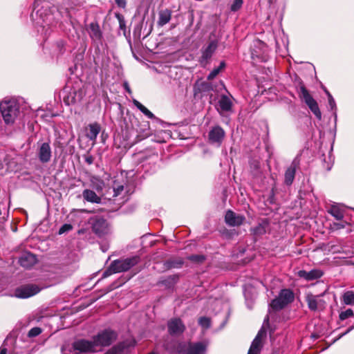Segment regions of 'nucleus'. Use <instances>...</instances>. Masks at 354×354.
<instances>
[{
    "mask_svg": "<svg viewBox=\"0 0 354 354\" xmlns=\"http://www.w3.org/2000/svg\"><path fill=\"white\" fill-rule=\"evenodd\" d=\"M55 8H50L49 3L44 0H35L33 4V11L39 17L37 21V32L44 37L50 34V25L52 24L54 17L53 12Z\"/></svg>",
    "mask_w": 354,
    "mask_h": 354,
    "instance_id": "f257e3e1",
    "label": "nucleus"
},
{
    "mask_svg": "<svg viewBox=\"0 0 354 354\" xmlns=\"http://www.w3.org/2000/svg\"><path fill=\"white\" fill-rule=\"evenodd\" d=\"M0 111L6 125L21 124L20 104L15 98H5L0 103Z\"/></svg>",
    "mask_w": 354,
    "mask_h": 354,
    "instance_id": "f03ea898",
    "label": "nucleus"
},
{
    "mask_svg": "<svg viewBox=\"0 0 354 354\" xmlns=\"http://www.w3.org/2000/svg\"><path fill=\"white\" fill-rule=\"evenodd\" d=\"M140 261L138 256H134L124 259H117L112 261L102 274L103 277H107L112 274L125 272L138 264Z\"/></svg>",
    "mask_w": 354,
    "mask_h": 354,
    "instance_id": "7ed1b4c3",
    "label": "nucleus"
},
{
    "mask_svg": "<svg viewBox=\"0 0 354 354\" xmlns=\"http://www.w3.org/2000/svg\"><path fill=\"white\" fill-rule=\"evenodd\" d=\"M116 337V333L111 329H105L100 331L93 337V340H88V342L91 344L90 353L96 352L98 346H110Z\"/></svg>",
    "mask_w": 354,
    "mask_h": 354,
    "instance_id": "20e7f679",
    "label": "nucleus"
},
{
    "mask_svg": "<svg viewBox=\"0 0 354 354\" xmlns=\"http://www.w3.org/2000/svg\"><path fill=\"white\" fill-rule=\"evenodd\" d=\"M165 349L169 352L185 354H205L207 344L203 342L196 343H178L174 348L165 345Z\"/></svg>",
    "mask_w": 354,
    "mask_h": 354,
    "instance_id": "39448f33",
    "label": "nucleus"
},
{
    "mask_svg": "<svg viewBox=\"0 0 354 354\" xmlns=\"http://www.w3.org/2000/svg\"><path fill=\"white\" fill-rule=\"evenodd\" d=\"M91 344L86 339H77L73 343H65L61 348L62 354H82L90 353Z\"/></svg>",
    "mask_w": 354,
    "mask_h": 354,
    "instance_id": "423d86ee",
    "label": "nucleus"
},
{
    "mask_svg": "<svg viewBox=\"0 0 354 354\" xmlns=\"http://www.w3.org/2000/svg\"><path fill=\"white\" fill-rule=\"evenodd\" d=\"M294 298V293L291 290L282 289L278 297L271 301L270 306L274 310H280L292 302Z\"/></svg>",
    "mask_w": 354,
    "mask_h": 354,
    "instance_id": "0eeeda50",
    "label": "nucleus"
},
{
    "mask_svg": "<svg viewBox=\"0 0 354 354\" xmlns=\"http://www.w3.org/2000/svg\"><path fill=\"white\" fill-rule=\"evenodd\" d=\"M299 97L305 102L315 117L320 120L322 119V113L318 104L304 85H301L299 88Z\"/></svg>",
    "mask_w": 354,
    "mask_h": 354,
    "instance_id": "6e6552de",
    "label": "nucleus"
},
{
    "mask_svg": "<svg viewBox=\"0 0 354 354\" xmlns=\"http://www.w3.org/2000/svg\"><path fill=\"white\" fill-rule=\"evenodd\" d=\"M37 156L42 164L50 162L52 157V149L49 142H37Z\"/></svg>",
    "mask_w": 354,
    "mask_h": 354,
    "instance_id": "1a4fd4ad",
    "label": "nucleus"
},
{
    "mask_svg": "<svg viewBox=\"0 0 354 354\" xmlns=\"http://www.w3.org/2000/svg\"><path fill=\"white\" fill-rule=\"evenodd\" d=\"M41 288L35 284H26L16 288L15 295L18 298L26 299L39 292Z\"/></svg>",
    "mask_w": 354,
    "mask_h": 354,
    "instance_id": "9d476101",
    "label": "nucleus"
},
{
    "mask_svg": "<svg viewBox=\"0 0 354 354\" xmlns=\"http://www.w3.org/2000/svg\"><path fill=\"white\" fill-rule=\"evenodd\" d=\"M92 230L95 234L102 236L109 232V225L106 219L100 216L91 218Z\"/></svg>",
    "mask_w": 354,
    "mask_h": 354,
    "instance_id": "9b49d317",
    "label": "nucleus"
},
{
    "mask_svg": "<svg viewBox=\"0 0 354 354\" xmlns=\"http://www.w3.org/2000/svg\"><path fill=\"white\" fill-rule=\"evenodd\" d=\"M225 132L220 126L213 127L208 133V139L211 145L218 147L225 138Z\"/></svg>",
    "mask_w": 354,
    "mask_h": 354,
    "instance_id": "f8f14e48",
    "label": "nucleus"
},
{
    "mask_svg": "<svg viewBox=\"0 0 354 354\" xmlns=\"http://www.w3.org/2000/svg\"><path fill=\"white\" fill-rule=\"evenodd\" d=\"M86 30L92 41L98 45L102 44V32L97 22H91L86 27Z\"/></svg>",
    "mask_w": 354,
    "mask_h": 354,
    "instance_id": "ddd939ff",
    "label": "nucleus"
},
{
    "mask_svg": "<svg viewBox=\"0 0 354 354\" xmlns=\"http://www.w3.org/2000/svg\"><path fill=\"white\" fill-rule=\"evenodd\" d=\"M234 100L232 95L230 94L221 95L218 101L217 111L220 115H223L224 113L230 112L232 109Z\"/></svg>",
    "mask_w": 354,
    "mask_h": 354,
    "instance_id": "4468645a",
    "label": "nucleus"
},
{
    "mask_svg": "<svg viewBox=\"0 0 354 354\" xmlns=\"http://www.w3.org/2000/svg\"><path fill=\"white\" fill-rule=\"evenodd\" d=\"M218 47V42L216 40L211 41L208 45L201 50L200 62L201 64H206L210 59Z\"/></svg>",
    "mask_w": 354,
    "mask_h": 354,
    "instance_id": "2eb2a0df",
    "label": "nucleus"
},
{
    "mask_svg": "<svg viewBox=\"0 0 354 354\" xmlns=\"http://www.w3.org/2000/svg\"><path fill=\"white\" fill-rule=\"evenodd\" d=\"M168 332L170 335L178 336L185 330V326L179 318H174L167 323Z\"/></svg>",
    "mask_w": 354,
    "mask_h": 354,
    "instance_id": "dca6fc26",
    "label": "nucleus"
},
{
    "mask_svg": "<svg viewBox=\"0 0 354 354\" xmlns=\"http://www.w3.org/2000/svg\"><path fill=\"white\" fill-rule=\"evenodd\" d=\"M245 218L243 215L236 214L232 210H227L225 215L226 224L231 227L239 226L243 223Z\"/></svg>",
    "mask_w": 354,
    "mask_h": 354,
    "instance_id": "f3484780",
    "label": "nucleus"
},
{
    "mask_svg": "<svg viewBox=\"0 0 354 354\" xmlns=\"http://www.w3.org/2000/svg\"><path fill=\"white\" fill-rule=\"evenodd\" d=\"M308 306L311 310L323 309L326 302L319 295H308L306 296Z\"/></svg>",
    "mask_w": 354,
    "mask_h": 354,
    "instance_id": "a211bd4d",
    "label": "nucleus"
},
{
    "mask_svg": "<svg viewBox=\"0 0 354 354\" xmlns=\"http://www.w3.org/2000/svg\"><path fill=\"white\" fill-rule=\"evenodd\" d=\"M145 127H146V129L143 130V135L142 136L138 135V132H135L133 129L129 131L128 129H127L125 130V132L123 131V134L125 133V139L132 144L137 141L136 138H138V140H141L145 137L149 136L150 135V132L149 130V124L147 123L146 124H145Z\"/></svg>",
    "mask_w": 354,
    "mask_h": 354,
    "instance_id": "6ab92c4d",
    "label": "nucleus"
},
{
    "mask_svg": "<svg viewBox=\"0 0 354 354\" xmlns=\"http://www.w3.org/2000/svg\"><path fill=\"white\" fill-rule=\"evenodd\" d=\"M20 266L25 268H30L37 262L36 256L30 252L23 253L18 261Z\"/></svg>",
    "mask_w": 354,
    "mask_h": 354,
    "instance_id": "aec40b11",
    "label": "nucleus"
},
{
    "mask_svg": "<svg viewBox=\"0 0 354 354\" xmlns=\"http://www.w3.org/2000/svg\"><path fill=\"white\" fill-rule=\"evenodd\" d=\"M266 331L263 328H261L258 332L256 337L252 341L249 350L256 353H259L261 347V339L264 336H266Z\"/></svg>",
    "mask_w": 354,
    "mask_h": 354,
    "instance_id": "412c9836",
    "label": "nucleus"
},
{
    "mask_svg": "<svg viewBox=\"0 0 354 354\" xmlns=\"http://www.w3.org/2000/svg\"><path fill=\"white\" fill-rule=\"evenodd\" d=\"M298 275L308 281L317 279L323 275V272L320 270H312L310 271L300 270L298 272Z\"/></svg>",
    "mask_w": 354,
    "mask_h": 354,
    "instance_id": "4be33fe9",
    "label": "nucleus"
},
{
    "mask_svg": "<svg viewBox=\"0 0 354 354\" xmlns=\"http://www.w3.org/2000/svg\"><path fill=\"white\" fill-rule=\"evenodd\" d=\"M297 164L296 160H294L285 172L284 182L287 185H290L295 179Z\"/></svg>",
    "mask_w": 354,
    "mask_h": 354,
    "instance_id": "5701e85b",
    "label": "nucleus"
},
{
    "mask_svg": "<svg viewBox=\"0 0 354 354\" xmlns=\"http://www.w3.org/2000/svg\"><path fill=\"white\" fill-rule=\"evenodd\" d=\"M82 197L84 200L92 203L99 204L102 201V198L98 196L94 191L88 189H86L83 191Z\"/></svg>",
    "mask_w": 354,
    "mask_h": 354,
    "instance_id": "b1692460",
    "label": "nucleus"
},
{
    "mask_svg": "<svg viewBox=\"0 0 354 354\" xmlns=\"http://www.w3.org/2000/svg\"><path fill=\"white\" fill-rule=\"evenodd\" d=\"M171 18V11L168 9L161 10L158 13V20L157 24L160 27H162L169 22Z\"/></svg>",
    "mask_w": 354,
    "mask_h": 354,
    "instance_id": "393cba45",
    "label": "nucleus"
},
{
    "mask_svg": "<svg viewBox=\"0 0 354 354\" xmlns=\"http://www.w3.org/2000/svg\"><path fill=\"white\" fill-rule=\"evenodd\" d=\"M100 125L94 122L88 125V132L86 133V137L91 141L95 142L97 139V135L100 132Z\"/></svg>",
    "mask_w": 354,
    "mask_h": 354,
    "instance_id": "a878e982",
    "label": "nucleus"
},
{
    "mask_svg": "<svg viewBox=\"0 0 354 354\" xmlns=\"http://www.w3.org/2000/svg\"><path fill=\"white\" fill-rule=\"evenodd\" d=\"M328 212L337 221H341L344 218V209L339 204L332 205Z\"/></svg>",
    "mask_w": 354,
    "mask_h": 354,
    "instance_id": "bb28decb",
    "label": "nucleus"
},
{
    "mask_svg": "<svg viewBox=\"0 0 354 354\" xmlns=\"http://www.w3.org/2000/svg\"><path fill=\"white\" fill-rule=\"evenodd\" d=\"M269 223L266 219L262 220L257 226L252 227L251 231L255 236H261L266 232V229L268 227Z\"/></svg>",
    "mask_w": 354,
    "mask_h": 354,
    "instance_id": "cd10ccee",
    "label": "nucleus"
},
{
    "mask_svg": "<svg viewBox=\"0 0 354 354\" xmlns=\"http://www.w3.org/2000/svg\"><path fill=\"white\" fill-rule=\"evenodd\" d=\"M133 104L148 118H149V119L155 118V115L149 109H147L144 105H142L140 102H138L137 100L133 99Z\"/></svg>",
    "mask_w": 354,
    "mask_h": 354,
    "instance_id": "c85d7f7f",
    "label": "nucleus"
},
{
    "mask_svg": "<svg viewBox=\"0 0 354 354\" xmlns=\"http://www.w3.org/2000/svg\"><path fill=\"white\" fill-rule=\"evenodd\" d=\"M342 299L346 305H354V292L351 290L346 291L343 295Z\"/></svg>",
    "mask_w": 354,
    "mask_h": 354,
    "instance_id": "c756f323",
    "label": "nucleus"
},
{
    "mask_svg": "<svg viewBox=\"0 0 354 354\" xmlns=\"http://www.w3.org/2000/svg\"><path fill=\"white\" fill-rule=\"evenodd\" d=\"M115 17L119 22L120 29L121 30H122L124 32V35H125V32L127 30V26H126V21H125L124 16L120 13L116 12V13H115Z\"/></svg>",
    "mask_w": 354,
    "mask_h": 354,
    "instance_id": "7c9ffc66",
    "label": "nucleus"
},
{
    "mask_svg": "<svg viewBox=\"0 0 354 354\" xmlns=\"http://www.w3.org/2000/svg\"><path fill=\"white\" fill-rule=\"evenodd\" d=\"M250 167L251 171L254 175H257L260 172V162L258 160H254L250 162Z\"/></svg>",
    "mask_w": 354,
    "mask_h": 354,
    "instance_id": "2f4dec72",
    "label": "nucleus"
},
{
    "mask_svg": "<svg viewBox=\"0 0 354 354\" xmlns=\"http://www.w3.org/2000/svg\"><path fill=\"white\" fill-rule=\"evenodd\" d=\"M113 196L117 197L122 194L124 191V185L116 182H114L113 187Z\"/></svg>",
    "mask_w": 354,
    "mask_h": 354,
    "instance_id": "473e14b6",
    "label": "nucleus"
},
{
    "mask_svg": "<svg viewBox=\"0 0 354 354\" xmlns=\"http://www.w3.org/2000/svg\"><path fill=\"white\" fill-rule=\"evenodd\" d=\"M198 324L204 329H207L211 326V320L207 317H201L198 320Z\"/></svg>",
    "mask_w": 354,
    "mask_h": 354,
    "instance_id": "72a5a7b5",
    "label": "nucleus"
},
{
    "mask_svg": "<svg viewBox=\"0 0 354 354\" xmlns=\"http://www.w3.org/2000/svg\"><path fill=\"white\" fill-rule=\"evenodd\" d=\"M187 259L192 262L200 263L205 260V257L203 254H194L189 256Z\"/></svg>",
    "mask_w": 354,
    "mask_h": 354,
    "instance_id": "f704fd0d",
    "label": "nucleus"
},
{
    "mask_svg": "<svg viewBox=\"0 0 354 354\" xmlns=\"http://www.w3.org/2000/svg\"><path fill=\"white\" fill-rule=\"evenodd\" d=\"M42 332V330L39 327H34L31 328L28 333V337H35L40 335Z\"/></svg>",
    "mask_w": 354,
    "mask_h": 354,
    "instance_id": "c9c22d12",
    "label": "nucleus"
},
{
    "mask_svg": "<svg viewBox=\"0 0 354 354\" xmlns=\"http://www.w3.org/2000/svg\"><path fill=\"white\" fill-rule=\"evenodd\" d=\"M353 315V310L348 308L345 311L341 312L339 314V319L341 320H345L346 319L351 317Z\"/></svg>",
    "mask_w": 354,
    "mask_h": 354,
    "instance_id": "e433bc0d",
    "label": "nucleus"
},
{
    "mask_svg": "<svg viewBox=\"0 0 354 354\" xmlns=\"http://www.w3.org/2000/svg\"><path fill=\"white\" fill-rule=\"evenodd\" d=\"M75 93H70L67 96L64 97V102L66 105H70L75 103Z\"/></svg>",
    "mask_w": 354,
    "mask_h": 354,
    "instance_id": "4c0bfd02",
    "label": "nucleus"
},
{
    "mask_svg": "<svg viewBox=\"0 0 354 354\" xmlns=\"http://www.w3.org/2000/svg\"><path fill=\"white\" fill-rule=\"evenodd\" d=\"M73 229V226L71 224H64L59 230V234H62L64 233L68 232Z\"/></svg>",
    "mask_w": 354,
    "mask_h": 354,
    "instance_id": "58836bf2",
    "label": "nucleus"
},
{
    "mask_svg": "<svg viewBox=\"0 0 354 354\" xmlns=\"http://www.w3.org/2000/svg\"><path fill=\"white\" fill-rule=\"evenodd\" d=\"M243 1L242 0H235L231 6V10L236 11L238 10L242 6Z\"/></svg>",
    "mask_w": 354,
    "mask_h": 354,
    "instance_id": "ea45409f",
    "label": "nucleus"
},
{
    "mask_svg": "<svg viewBox=\"0 0 354 354\" xmlns=\"http://www.w3.org/2000/svg\"><path fill=\"white\" fill-rule=\"evenodd\" d=\"M328 106H329L330 109L332 111L336 110V103H335V101L331 94H328Z\"/></svg>",
    "mask_w": 354,
    "mask_h": 354,
    "instance_id": "a19ab883",
    "label": "nucleus"
},
{
    "mask_svg": "<svg viewBox=\"0 0 354 354\" xmlns=\"http://www.w3.org/2000/svg\"><path fill=\"white\" fill-rule=\"evenodd\" d=\"M219 73H220L219 68H214L208 75L207 80H212L214 79L218 75V74Z\"/></svg>",
    "mask_w": 354,
    "mask_h": 354,
    "instance_id": "79ce46f5",
    "label": "nucleus"
},
{
    "mask_svg": "<svg viewBox=\"0 0 354 354\" xmlns=\"http://www.w3.org/2000/svg\"><path fill=\"white\" fill-rule=\"evenodd\" d=\"M353 329H354V324L353 326H351V327H349L344 333L340 334L337 338H335L334 340H333V342H335L337 340L339 339L340 338H342L343 336H344L345 335L348 334L349 332H351Z\"/></svg>",
    "mask_w": 354,
    "mask_h": 354,
    "instance_id": "37998d69",
    "label": "nucleus"
},
{
    "mask_svg": "<svg viewBox=\"0 0 354 354\" xmlns=\"http://www.w3.org/2000/svg\"><path fill=\"white\" fill-rule=\"evenodd\" d=\"M116 5L121 8H125L127 6L126 0H115Z\"/></svg>",
    "mask_w": 354,
    "mask_h": 354,
    "instance_id": "c03bdc74",
    "label": "nucleus"
},
{
    "mask_svg": "<svg viewBox=\"0 0 354 354\" xmlns=\"http://www.w3.org/2000/svg\"><path fill=\"white\" fill-rule=\"evenodd\" d=\"M84 160L88 165H92L94 161V158L91 155H86L84 156Z\"/></svg>",
    "mask_w": 354,
    "mask_h": 354,
    "instance_id": "a18cd8bd",
    "label": "nucleus"
},
{
    "mask_svg": "<svg viewBox=\"0 0 354 354\" xmlns=\"http://www.w3.org/2000/svg\"><path fill=\"white\" fill-rule=\"evenodd\" d=\"M123 86H124V88L126 90V91L127 93H129V94H131V90L130 87H129V84L127 82H124Z\"/></svg>",
    "mask_w": 354,
    "mask_h": 354,
    "instance_id": "49530a36",
    "label": "nucleus"
},
{
    "mask_svg": "<svg viewBox=\"0 0 354 354\" xmlns=\"http://www.w3.org/2000/svg\"><path fill=\"white\" fill-rule=\"evenodd\" d=\"M334 226L335 227L336 229H342L345 227L344 224L340 223H334Z\"/></svg>",
    "mask_w": 354,
    "mask_h": 354,
    "instance_id": "de8ad7c7",
    "label": "nucleus"
},
{
    "mask_svg": "<svg viewBox=\"0 0 354 354\" xmlns=\"http://www.w3.org/2000/svg\"><path fill=\"white\" fill-rule=\"evenodd\" d=\"M225 66V62H221L220 63V65L218 67H217V68H219V71H221L223 68H224Z\"/></svg>",
    "mask_w": 354,
    "mask_h": 354,
    "instance_id": "09e8293b",
    "label": "nucleus"
},
{
    "mask_svg": "<svg viewBox=\"0 0 354 354\" xmlns=\"http://www.w3.org/2000/svg\"><path fill=\"white\" fill-rule=\"evenodd\" d=\"M0 354H7V349L6 348H1Z\"/></svg>",
    "mask_w": 354,
    "mask_h": 354,
    "instance_id": "8fccbe9b",
    "label": "nucleus"
},
{
    "mask_svg": "<svg viewBox=\"0 0 354 354\" xmlns=\"http://www.w3.org/2000/svg\"><path fill=\"white\" fill-rule=\"evenodd\" d=\"M81 212H86V213H92V212H93V211H91V210H87V209H82V210H81Z\"/></svg>",
    "mask_w": 354,
    "mask_h": 354,
    "instance_id": "3c124183",
    "label": "nucleus"
},
{
    "mask_svg": "<svg viewBox=\"0 0 354 354\" xmlns=\"http://www.w3.org/2000/svg\"><path fill=\"white\" fill-rule=\"evenodd\" d=\"M57 46L58 48H62L64 46V44L62 41H59L58 44H57Z\"/></svg>",
    "mask_w": 354,
    "mask_h": 354,
    "instance_id": "603ef678",
    "label": "nucleus"
},
{
    "mask_svg": "<svg viewBox=\"0 0 354 354\" xmlns=\"http://www.w3.org/2000/svg\"><path fill=\"white\" fill-rule=\"evenodd\" d=\"M258 353H256V352H254V351H250V350L248 351V354H258Z\"/></svg>",
    "mask_w": 354,
    "mask_h": 354,
    "instance_id": "864d4df0",
    "label": "nucleus"
},
{
    "mask_svg": "<svg viewBox=\"0 0 354 354\" xmlns=\"http://www.w3.org/2000/svg\"><path fill=\"white\" fill-rule=\"evenodd\" d=\"M268 320H269L268 316H266V317L264 319V324L268 323Z\"/></svg>",
    "mask_w": 354,
    "mask_h": 354,
    "instance_id": "5fc2aeb1",
    "label": "nucleus"
},
{
    "mask_svg": "<svg viewBox=\"0 0 354 354\" xmlns=\"http://www.w3.org/2000/svg\"><path fill=\"white\" fill-rule=\"evenodd\" d=\"M324 91H325L326 94L327 95V96L328 97V94H330L329 93V91L328 90H326V88L324 89Z\"/></svg>",
    "mask_w": 354,
    "mask_h": 354,
    "instance_id": "6e6d98bb",
    "label": "nucleus"
},
{
    "mask_svg": "<svg viewBox=\"0 0 354 354\" xmlns=\"http://www.w3.org/2000/svg\"><path fill=\"white\" fill-rule=\"evenodd\" d=\"M327 169H328V170H330V167H328L327 168Z\"/></svg>",
    "mask_w": 354,
    "mask_h": 354,
    "instance_id": "4d7b16f0",
    "label": "nucleus"
}]
</instances>
